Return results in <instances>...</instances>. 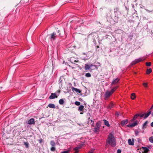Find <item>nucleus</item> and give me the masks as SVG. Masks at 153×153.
Returning a JSON list of instances; mask_svg holds the SVG:
<instances>
[{"mask_svg": "<svg viewBox=\"0 0 153 153\" xmlns=\"http://www.w3.org/2000/svg\"><path fill=\"white\" fill-rule=\"evenodd\" d=\"M142 149L143 150L144 153H148L149 151V149L146 147H142Z\"/></svg>", "mask_w": 153, "mask_h": 153, "instance_id": "obj_12", "label": "nucleus"}, {"mask_svg": "<svg viewBox=\"0 0 153 153\" xmlns=\"http://www.w3.org/2000/svg\"><path fill=\"white\" fill-rule=\"evenodd\" d=\"M136 97V96L135 95V94L134 93H132L131 94V99L132 100H134L135 98Z\"/></svg>", "mask_w": 153, "mask_h": 153, "instance_id": "obj_22", "label": "nucleus"}, {"mask_svg": "<svg viewBox=\"0 0 153 153\" xmlns=\"http://www.w3.org/2000/svg\"><path fill=\"white\" fill-rule=\"evenodd\" d=\"M148 123V121H146L143 124L142 126V128L144 129L146 128L147 127V124Z\"/></svg>", "mask_w": 153, "mask_h": 153, "instance_id": "obj_15", "label": "nucleus"}, {"mask_svg": "<svg viewBox=\"0 0 153 153\" xmlns=\"http://www.w3.org/2000/svg\"><path fill=\"white\" fill-rule=\"evenodd\" d=\"M79 149H78V148L77 147H75L74 148V150L76 151H79Z\"/></svg>", "mask_w": 153, "mask_h": 153, "instance_id": "obj_33", "label": "nucleus"}, {"mask_svg": "<svg viewBox=\"0 0 153 153\" xmlns=\"http://www.w3.org/2000/svg\"><path fill=\"white\" fill-rule=\"evenodd\" d=\"M121 150L120 149H118L117 150V153H121Z\"/></svg>", "mask_w": 153, "mask_h": 153, "instance_id": "obj_44", "label": "nucleus"}, {"mask_svg": "<svg viewBox=\"0 0 153 153\" xmlns=\"http://www.w3.org/2000/svg\"><path fill=\"white\" fill-rule=\"evenodd\" d=\"M136 63H137L136 62L135 60L134 61H133L131 62V65H135Z\"/></svg>", "mask_w": 153, "mask_h": 153, "instance_id": "obj_29", "label": "nucleus"}, {"mask_svg": "<svg viewBox=\"0 0 153 153\" xmlns=\"http://www.w3.org/2000/svg\"><path fill=\"white\" fill-rule=\"evenodd\" d=\"M151 110H150V109L149 110V112L146 114H145V116L143 118L144 119H145L147 117H148L149 116L150 114L151 113V111H150Z\"/></svg>", "mask_w": 153, "mask_h": 153, "instance_id": "obj_11", "label": "nucleus"}, {"mask_svg": "<svg viewBox=\"0 0 153 153\" xmlns=\"http://www.w3.org/2000/svg\"><path fill=\"white\" fill-rule=\"evenodd\" d=\"M91 122H92V120H91Z\"/></svg>", "mask_w": 153, "mask_h": 153, "instance_id": "obj_58", "label": "nucleus"}, {"mask_svg": "<svg viewBox=\"0 0 153 153\" xmlns=\"http://www.w3.org/2000/svg\"><path fill=\"white\" fill-rule=\"evenodd\" d=\"M100 125L99 122L97 123L95 125V127L94 129V131L95 133L99 132L100 129Z\"/></svg>", "mask_w": 153, "mask_h": 153, "instance_id": "obj_3", "label": "nucleus"}, {"mask_svg": "<svg viewBox=\"0 0 153 153\" xmlns=\"http://www.w3.org/2000/svg\"><path fill=\"white\" fill-rule=\"evenodd\" d=\"M79 151H76L75 153H78Z\"/></svg>", "mask_w": 153, "mask_h": 153, "instance_id": "obj_52", "label": "nucleus"}, {"mask_svg": "<svg viewBox=\"0 0 153 153\" xmlns=\"http://www.w3.org/2000/svg\"><path fill=\"white\" fill-rule=\"evenodd\" d=\"M114 91H115L113 89H112L110 91V92L111 94H112Z\"/></svg>", "mask_w": 153, "mask_h": 153, "instance_id": "obj_40", "label": "nucleus"}, {"mask_svg": "<svg viewBox=\"0 0 153 153\" xmlns=\"http://www.w3.org/2000/svg\"><path fill=\"white\" fill-rule=\"evenodd\" d=\"M56 150V149L54 146H52L51 148V150L52 152H54Z\"/></svg>", "mask_w": 153, "mask_h": 153, "instance_id": "obj_28", "label": "nucleus"}, {"mask_svg": "<svg viewBox=\"0 0 153 153\" xmlns=\"http://www.w3.org/2000/svg\"><path fill=\"white\" fill-rule=\"evenodd\" d=\"M112 94L109 91H107L105 92L104 95V98L105 100H107L110 96Z\"/></svg>", "mask_w": 153, "mask_h": 153, "instance_id": "obj_4", "label": "nucleus"}, {"mask_svg": "<svg viewBox=\"0 0 153 153\" xmlns=\"http://www.w3.org/2000/svg\"><path fill=\"white\" fill-rule=\"evenodd\" d=\"M150 125L151 127H153V122L151 123Z\"/></svg>", "mask_w": 153, "mask_h": 153, "instance_id": "obj_47", "label": "nucleus"}, {"mask_svg": "<svg viewBox=\"0 0 153 153\" xmlns=\"http://www.w3.org/2000/svg\"><path fill=\"white\" fill-rule=\"evenodd\" d=\"M24 145L27 148H28L29 147V144L27 142H25L24 143Z\"/></svg>", "mask_w": 153, "mask_h": 153, "instance_id": "obj_27", "label": "nucleus"}, {"mask_svg": "<svg viewBox=\"0 0 153 153\" xmlns=\"http://www.w3.org/2000/svg\"><path fill=\"white\" fill-rule=\"evenodd\" d=\"M57 91L58 92V93L59 94V93H60V91Z\"/></svg>", "mask_w": 153, "mask_h": 153, "instance_id": "obj_55", "label": "nucleus"}, {"mask_svg": "<svg viewBox=\"0 0 153 153\" xmlns=\"http://www.w3.org/2000/svg\"><path fill=\"white\" fill-rule=\"evenodd\" d=\"M89 66H90L91 68V67H93V66L95 68H96V65H93L92 64H91L90 65H89Z\"/></svg>", "mask_w": 153, "mask_h": 153, "instance_id": "obj_36", "label": "nucleus"}, {"mask_svg": "<svg viewBox=\"0 0 153 153\" xmlns=\"http://www.w3.org/2000/svg\"><path fill=\"white\" fill-rule=\"evenodd\" d=\"M74 103L75 104V105H76L78 106L80 105V102H79L76 101Z\"/></svg>", "mask_w": 153, "mask_h": 153, "instance_id": "obj_31", "label": "nucleus"}, {"mask_svg": "<svg viewBox=\"0 0 153 153\" xmlns=\"http://www.w3.org/2000/svg\"><path fill=\"white\" fill-rule=\"evenodd\" d=\"M152 108H153V105H152L151 107L150 108V110L152 109Z\"/></svg>", "mask_w": 153, "mask_h": 153, "instance_id": "obj_50", "label": "nucleus"}, {"mask_svg": "<svg viewBox=\"0 0 153 153\" xmlns=\"http://www.w3.org/2000/svg\"><path fill=\"white\" fill-rule=\"evenodd\" d=\"M60 153H69V151H64L63 152H61Z\"/></svg>", "mask_w": 153, "mask_h": 153, "instance_id": "obj_41", "label": "nucleus"}, {"mask_svg": "<svg viewBox=\"0 0 153 153\" xmlns=\"http://www.w3.org/2000/svg\"><path fill=\"white\" fill-rule=\"evenodd\" d=\"M141 140L140 139H138V142H140V141H141Z\"/></svg>", "mask_w": 153, "mask_h": 153, "instance_id": "obj_49", "label": "nucleus"}, {"mask_svg": "<svg viewBox=\"0 0 153 153\" xmlns=\"http://www.w3.org/2000/svg\"><path fill=\"white\" fill-rule=\"evenodd\" d=\"M91 69L89 65L87 64H85V69L86 70H89Z\"/></svg>", "mask_w": 153, "mask_h": 153, "instance_id": "obj_17", "label": "nucleus"}, {"mask_svg": "<svg viewBox=\"0 0 153 153\" xmlns=\"http://www.w3.org/2000/svg\"><path fill=\"white\" fill-rule=\"evenodd\" d=\"M71 89L72 91H75L79 93H80L81 92V91L79 89L77 88H75L74 87H72Z\"/></svg>", "mask_w": 153, "mask_h": 153, "instance_id": "obj_9", "label": "nucleus"}, {"mask_svg": "<svg viewBox=\"0 0 153 153\" xmlns=\"http://www.w3.org/2000/svg\"><path fill=\"white\" fill-rule=\"evenodd\" d=\"M125 8H126V10H128V9H128V8L127 7H126V6H125Z\"/></svg>", "mask_w": 153, "mask_h": 153, "instance_id": "obj_51", "label": "nucleus"}, {"mask_svg": "<svg viewBox=\"0 0 153 153\" xmlns=\"http://www.w3.org/2000/svg\"><path fill=\"white\" fill-rule=\"evenodd\" d=\"M139 116V115H138V114H137L134 116V117L135 119H136Z\"/></svg>", "mask_w": 153, "mask_h": 153, "instance_id": "obj_35", "label": "nucleus"}, {"mask_svg": "<svg viewBox=\"0 0 153 153\" xmlns=\"http://www.w3.org/2000/svg\"><path fill=\"white\" fill-rule=\"evenodd\" d=\"M119 81V79L118 78H116L112 81L111 85L115 84L117 83Z\"/></svg>", "mask_w": 153, "mask_h": 153, "instance_id": "obj_14", "label": "nucleus"}, {"mask_svg": "<svg viewBox=\"0 0 153 153\" xmlns=\"http://www.w3.org/2000/svg\"><path fill=\"white\" fill-rule=\"evenodd\" d=\"M146 10L147 12H149V13H150V12H152V11H150V10H148V9H146Z\"/></svg>", "mask_w": 153, "mask_h": 153, "instance_id": "obj_45", "label": "nucleus"}, {"mask_svg": "<svg viewBox=\"0 0 153 153\" xmlns=\"http://www.w3.org/2000/svg\"><path fill=\"white\" fill-rule=\"evenodd\" d=\"M137 121H136L135 122H134V123H131L130 124L127 125V126L128 127H133L137 125Z\"/></svg>", "mask_w": 153, "mask_h": 153, "instance_id": "obj_6", "label": "nucleus"}, {"mask_svg": "<svg viewBox=\"0 0 153 153\" xmlns=\"http://www.w3.org/2000/svg\"><path fill=\"white\" fill-rule=\"evenodd\" d=\"M152 72V69L151 68H149V69H148L146 71V73L147 74H149L151 72Z\"/></svg>", "mask_w": 153, "mask_h": 153, "instance_id": "obj_21", "label": "nucleus"}, {"mask_svg": "<svg viewBox=\"0 0 153 153\" xmlns=\"http://www.w3.org/2000/svg\"><path fill=\"white\" fill-rule=\"evenodd\" d=\"M77 61L76 60H75L74 61V62H76Z\"/></svg>", "mask_w": 153, "mask_h": 153, "instance_id": "obj_56", "label": "nucleus"}, {"mask_svg": "<svg viewBox=\"0 0 153 153\" xmlns=\"http://www.w3.org/2000/svg\"><path fill=\"white\" fill-rule=\"evenodd\" d=\"M75 47H76V46H73L71 47L72 48H73L72 49L73 50L74 49H75ZM69 49H71V47H69Z\"/></svg>", "mask_w": 153, "mask_h": 153, "instance_id": "obj_38", "label": "nucleus"}, {"mask_svg": "<svg viewBox=\"0 0 153 153\" xmlns=\"http://www.w3.org/2000/svg\"><path fill=\"white\" fill-rule=\"evenodd\" d=\"M145 59V58H144V57H142L138 59H136L135 60L136 62L137 63L144 60Z\"/></svg>", "mask_w": 153, "mask_h": 153, "instance_id": "obj_8", "label": "nucleus"}, {"mask_svg": "<svg viewBox=\"0 0 153 153\" xmlns=\"http://www.w3.org/2000/svg\"><path fill=\"white\" fill-rule=\"evenodd\" d=\"M103 121H104V123L105 126L108 127H109L110 126V125L108 121L105 119H104L103 120Z\"/></svg>", "mask_w": 153, "mask_h": 153, "instance_id": "obj_16", "label": "nucleus"}, {"mask_svg": "<svg viewBox=\"0 0 153 153\" xmlns=\"http://www.w3.org/2000/svg\"><path fill=\"white\" fill-rule=\"evenodd\" d=\"M57 97L58 96L56 95V93H52L51 95L49 96V99H52L55 98H57Z\"/></svg>", "mask_w": 153, "mask_h": 153, "instance_id": "obj_5", "label": "nucleus"}, {"mask_svg": "<svg viewBox=\"0 0 153 153\" xmlns=\"http://www.w3.org/2000/svg\"><path fill=\"white\" fill-rule=\"evenodd\" d=\"M84 108V106L83 105H80L79 107L78 110L79 111H82Z\"/></svg>", "mask_w": 153, "mask_h": 153, "instance_id": "obj_18", "label": "nucleus"}, {"mask_svg": "<svg viewBox=\"0 0 153 153\" xmlns=\"http://www.w3.org/2000/svg\"><path fill=\"white\" fill-rule=\"evenodd\" d=\"M113 104L111 102L108 106V108H111L113 107Z\"/></svg>", "mask_w": 153, "mask_h": 153, "instance_id": "obj_24", "label": "nucleus"}, {"mask_svg": "<svg viewBox=\"0 0 153 153\" xmlns=\"http://www.w3.org/2000/svg\"><path fill=\"white\" fill-rule=\"evenodd\" d=\"M83 114V112H80V114Z\"/></svg>", "mask_w": 153, "mask_h": 153, "instance_id": "obj_53", "label": "nucleus"}, {"mask_svg": "<svg viewBox=\"0 0 153 153\" xmlns=\"http://www.w3.org/2000/svg\"><path fill=\"white\" fill-rule=\"evenodd\" d=\"M59 30H58L57 32L58 33H59Z\"/></svg>", "mask_w": 153, "mask_h": 153, "instance_id": "obj_57", "label": "nucleus"}, {"mask_svg": "<svg viewBox=\"0 0 153 153\" xmlns=\"http://www.w3.org/2000/svg\"><path fill=\"white\" fill-rule=\"evenodd\" d=\"M59 102L60 105H62L64 104L65 102L63 99H61L59 100Z\"/></svg>", "mask_w": 153, "mask_h": 153, "instance_id": "obj_20", "label": "nucleus"}, {"mask_svg": "<svg viewBox=\"0 0 153 153\" xmlns=\"http://www.w3.org/2000/svg\"><path fill=\"white\" fill-rule=\"evenodd\" d=\"M48 106L50 108H55V105L53 104L50 103L48 104Z\"/></svg>", "mask_w": 153, "mask_h": 153, "instance_id": "obj_19", "label": "nucleus"}, {"mask_svg": "<svg viewBox=\"0 0 153 153\" xmlns=\"http://www.w3.org/2000/svg\"><path fill=\"white\" fill-rule=\"evenodd\" d=\"M50 144L52 146H54L55 145V143L52 140L50 142Z\"/></svg>", "mask_w": 153, "mask_h": 153, "instance_id": "obj_23", "label": "nucleus"}, {"mask_svg": "<svg viewBox=\"0 0 153 153\" xmlns=\"http://www.w3.org/2000/svg\"><path fill=\"white\" fill-rule=\"evenodd\" d=\"M118 11V8H116L114 9V12L115 13H117Z\"/></svg>", "mask_w": 153, "mask_h": 153, "instance_id": "obj_37", "label": "nucleus"}, {"mask_svg": "<svg viewBox=\"0 0 153 153\" xmlns=\"http://www.w3.org/2000/svg\"><path fill=\"white\" fill-rule=\"evenodd\" d=\"M139 133V131H135V135H138V134Z\"/></svg>", "mask_w": 153, "mask_h": 153, "instance_id": "obj_43", "label": "nucleus"}, {"mask_svg": "<svg viewBox=\"0 0 153 153\" xmlns=\"http://www.w3.org/2000/svg\"><path fill=\"white\" fill-rule=\"evenodd\" d=\"M91 70H91H92L91 69H90Z\"/></svg>", "mask_w": 153, "mask_h": 153, "instance_id": "obj_59", "label": "nucleus"}, {"mask_svg": "<svg viewBox=\"0 0 153 153\" xmlns=\"http://www.w3.org/2000/svg\"><path fill=\"white\" fill-rule=\"evenodd\" d=\"M149 140L150 142L153 143V136L149 137Z\"/></svg>", "mask_w": 153, "mask_h": 153, "instance_id": "obj_26", "label": "nucleus"}, {"mask_svg": "<svg viewBox=\"0 0 153 153\" xmlns=\"http://www.w3.org/2000/svg\"><path fill=\"white\" fill-rule=\"evenodd\" d=\"M107 145H111L112 147L116 146V142L114 136L112 134H110L108 136L106 140Z\"/></svg>", "mask_w": 153, "mask_h": 153, "instance_id": "obj_1", "label": "nucleus"}, {"mask_svg": "<svg viewBox=\"0 0 153 153\" xmlns=\"http://www.w3.org/2000/svg\"><path fill=\"white\" fill-rule=\"evenodd\" d=\"M132 141L131 139H129L128 140V143L129 145H133L134 144V139H132Z\"/></svg>", "mask_w": 153, "mask_h": 153, "instance_id": "obj_10", "label": "nucleus"}, {"mask_svg": "<svg viewBox=\"0 0 153 153\" xmlns=\"http://www.w3.org/2000/svg\"><path fill=\"white\" fill-rule=\"evenodd\" d=\"M97 47L98 48H99V46H97Z\"/></svg>", "mask_w": 153, "mask_h": 153, "instance_id": "obj_54", "label": "nucleus"}, {"mask_svg": "<svg viewBox=\"0 0 153 153\" xmlns=\"http://www.w3.org/2000/svg\"><path fill=\"white\" fill-rule=\"evenodd\" d=\"M138 115H139V116H140V117H143V116L145 115V114H138Z\"/></svg>", "mask_w": 153, "mask_h": 153, "instance_id": "obj_39", "label": "nucleus"}, {"mask_svg": "<svg viewBox=\"0 0 153 153\" xmlns=\"http://www.w3.org/2000/svg\"><path fill=\"white\" fill-rule=\"evenodd\" d=\"M85 76L86 77H91V74L90 73H86L85 74Z\"/></svg>", "mask_w": 153, "mask_h": 153, "instance_id": "obj_25", "label": "nucleus"}, {"mask_svg": "<svg viewBox=\"0 0 153 153\" xmlns=\"http://www.w3.org/2000/svg\"><path fill=\"white\" fill-rule=\"evenodd\" d=\"M83 145V144H82L80 145H79L78 146H77V147L78 148V149H80L81 148H82V146Z\"/></svg>", "mask_w": 153, "mask_h": 153, "instance_id": "obj_34", "label": "nucleus"}, {"mask_svg": "<svg viewBox=\"0 0 153 153\" xmlns=\"http://www.w3.org/2000/svg\"><path fill=\"white\" fill-rule=\"evenodd\" d=\"M95 149H91L88 153H93Z\"/></svg>", "mask_w": 153, "mask_h": 153, "instance_id": "obj_30", "label": "nucleus"}, {"mask_svg": "<svg viewBox=\"0 0 153 153\" xmlns=\"http://www.w3.org/2000/svg\"><path fill=\"white\" fill-rule=\"evenodd\" d=\"M35 123L34 119L33 118L30 119L28 122V124L32 125Z\"/></svg>", "mask_w": 153, "mask_h": 153, "instance_id": "obj_7", "label": "nucleus"}, {"mask_svg": "<svg viewBox=\"0 0 153 153\" xmlns=\"http://www.w3.org/2000/svg\"><path fill=\"white\" fill-rule=\"evenodd\" d=\"M48 36H49V38L51 41H53L56 39L57 36L56 33L53 32V33L48 35Z\"/></svg>", "mask_w": 153, "mask_h": 153, "instance_id": "obj_2", "label": "nucleus"}, {"mask_svg": "<svg viewBox=\"0 0 153 153\" xmlns=\"http://www.w3.org/2000/svg\"><path fill=\"white\" fill-rule=\"evenodd\" d=\"M143 85L145 87H147V83H143Z\"/></svg>", "mask_w": 153, "mask_h": 153, "instance_id": "obj_42", "label": "nucleus"}, {"mask_svg": "<svg viewBox=\"0 0 153 153\" xmlns=\"http://www.w3.org/2000/svg\"><path fill=\"white\" fill-rule=\"evenodd\" d=\"M136 120V119H135L134 117L133 118V119H132V120H131V121H133L134 120Z\"/></svg>", "mask_w": 153, "mask_h": 153, "instance_id": "obj_48", "label": "nucleus"}, {"mask_svg": "<svg viewBox=\"0 0 153 153\" xmlns=\"http://www.w3.org/2000/svg\"><path fill=\"white\" fill-rule=\"evenodd\" d=\"M128 122V120H125L122 121L121 122V125L122 126H123L126 124Z\"/></svg>", "mask_w": 153, "mask_h": 153, "instance_id": "obj_13", "label": "nucleus"}, {"mask_svg": "<svg viewBox=\"0 0 153 153\" xmlns=\"http://www.w3.org/2000/svg\"><path fill=\"white\" fill-rule=\"evenodd\" d=\"M146 65L147 66H150L151 65V63L150 62H146Z\"/></svg>", "mask_w": 153, "mask_h": 153, "instance_id": "obj_32", "label": "nucleus"}, {"mask_svg": "<svg viewBox=\"0 0 153 153\" xmlns=\"http://www.w3.org/2000/svg\"><path fill=\"white\" fill-rule=\"evenodd\" d=\"M117 87H114L113 89L115 91L117 89Z\"/></svg>", "mask_w": 153, "mask_h": 153, "instance_id": "obj_46", "label": "nucleus"}]
</instances>
